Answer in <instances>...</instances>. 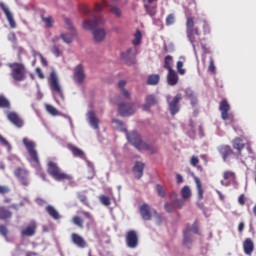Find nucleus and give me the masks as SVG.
I'll list each match as a JSON object with an SVG mask.
<instances>
[{"instance_id": "nucleus-22", "label": "nucleus", "mask_w": 256, "mask_h": 256, "mask_svg": "<svg viewBox=\"0 0 256 256\" xmlns=\"http://www.w3.org/2000/svg\"><path fill=\"white\" fill-rule=\"evenodd\" d=\"M218 152L220 153L223 161H227L231 155H233V149L229 145H221L218 147Z\"/></svg>"}, {"instance_id": "nucleus-21", "label": "nucleus", "mask_w": 256, "mask_h": 256, "mask_svg": "<svg viewBox=\"0 0 256 256\" xmlns=\"http://www.w3.org/2000/svg\"><path fill=\"white\" fill-rule=\"evenodd\" d=\"M140 215L143 221H151V218L153 217L151 214V206L147 203L142 204L140 206Z\"/></svg>"}, {"instance_id": "nucleus-6", "label": "nucleus", "mask_w": 256, "mask_h": 256, "mask_svg": "<svg viewBox=\"0 0 256 256\" xmlns=\"http://www.w3.org/2000/svg\"><path fill=\"white\" fill-rule=\"evenodd\" d=\"M22 143L28 151V160L31 163H35V165H41V162L39 161V153L36 149L37 144H35L33 140H29L28 138H23Z\"/></svg>"}, {"instance_id": "nucleus-18", "label": "nucleus", "mask_w": 256, "mask_h": 256, "mask_svg": "<svg viewBox=\"0 0 256 256\" xmlns=\"http://www.w3.org/2000/svg\"><path fill=\"white\" fill-rule=\"evenodd\" d=\"M67 149L71 151L73 157H78V159H82L83 161H87V156L85 155V152L78 148L77 146L73 144H67Z\"/></svg>"}, {"instance_id": "nucleus-62", "label": "nucleus", "mask_w": 256, "mask_h": 256, "mask_svg": "<svg viewBox=\"0 0 256 256\" xmlns=\"http://www.w3.org/2000/svg\"><path fill=\"white\" fill-rule=\"evenodd\" d=\"M190 165H192V167H197V165H199V158L197 156H192L190 159Z\"/></svg>"}, {"instance_id": "nucleus-30", "label": "nucleus", "mask_w": 256, "mask_h": 256, "mask_svg": "<svg viewBox=\"0 0 256 256\" xmlns=\"http://www.w3.org/2000/svg\"><path fill=\"white\" fill-rule=\"evenodd\" d=\"M232 147H233V149L237 150L238 155H241V151H243V149H245V143H243V139L235 138L232 141Z\"/></svg>"}, {"instance_id": "nucleus-46", "label": "nucleus", "mask_w": 256, "mask_h": 256, "mask_svg": "<svg viewBox=\"0 0 256 256\" xmlns=\"http://www.w3.org/2000/svg\"><path fill=\"white\" fill-rule=\"evenodd\" d=\"M141 39H142L141 30H137L134 35L133 45L135 46L141 45Z\"/></svg>"}, {"instance_id": "nucleus-57", "label": "nucleus", "mask_w": 256, "mask_h": 256, "mask_svg": "<svg viewBox=\"0 0 256 256\" xmlns=\"http://www.w3.org/2000/svg\"><path fill=\"white\" fill-rule=\"evenodd\" d=\"M156 191L160 197H165L166 193H165V189H163V186L159 184L156 185Z\"/></svg>"}, {"instance_id": "nucleus-56", "label": "nucleus", "mask_w": 256, "mask_h": 256, "mask_svg": "<svg viewBox=\"0 0 256 256\" xmlns=\"http://www.w3.org/2000/svg\"><path fill=\"white\" fill-rule=\"evenodd\" d=\"M120 93L124 97V99L131 101V93L127 89L120 90Z\"/></svg>"}, {"instance_id": "nucleus-10", "label": "nucleus", "mask_w": 256, "mask_h": 256, "mask_svg": "<svg viewBox=\"0 0 256 256\" xmlns=\"http://www.w3.org/2000/svg\"><path fill=\"white\" fill-rule=\"evenodd\" d=\"M118 113L121 117H130L135 114V104L121 102L118 104Z\"/></svg>"}, {"instance_id": "nucleus-55", "label": "nucleus", "mask_w": 256, "mask_h": 256, "mask_svg": "<svg viewBox=\"0 0 256 256\" xmlns=\"http://www.w3.org/2000/svg\"><path fill=\"white\" fill-rule=\"evenodd\" d=\"M173 23H175V14H169L166 17V25H173Z\"/></svg>"}, {"instance_id": "nucleus-60", "label": "nucleus", "mask_w": 256, "mask_h": 256, "mask_svg": "<svg viewBox=\"0 0 256 256\" xmlns=\"http://www.w3.org/2000/svg\"><path fill=\"white\" fill-rule=\"evenodd\" d=\"M8 233L9 230L7 229V226L0 225V235H2L3 237H7Z\"/></svg>"}, {"instance_id": "nucleus-34", "label": "nucleus", "mask_w": 256, "mask_h": 256, "mask_svg": "<svg viewBox=\"0 0 256 256\" xmlns=\"http://www.w3.org/2000/svg\"><path fill=\"white\" fill-rule=\"evenodd\" d=\"M159 81H161V76L159 74H151L147 78V85H159Z\"/></svg>"}, {"instance_id": "nucleus-3", "label": "nucleus", "mask_w": 256, "mask_h": 256, "mask_svg": "<svg viewBox=\"0 0 256 256\" xmlns=\"http://www.w3.org/2000/svg\"><path fill=\"white\" fill-rule=\"evenodd\" d=\"M186 35L193 50L196 51L197 43L201 41V31L195 27V19L192 16H188L186 19Z\"/></svg>"}, {"instance_id": "nucleus-58", "label": "nucleus", "mask_w": 256, "mask_h": 256, "mask_svg": "<svg viewBox=\"0 0 256 256\" xmlns=\"http://www.w3.org/2000/svg\"><path fill=\"white\" fill-rule=\"evenodd\" d=\"M208 71L210 73H215V71H216L215 62L213 61V58H210Z\"/></svg>"}, {"instance_id": "nucleus-54", "label": "nucleus", "mask_w": 256, "mask_h": 256, "mask_svg": "<svg viewBox=\"0 0 256 256\" xmlns=\"http://www.w3.org/2000/svg\"><path fill=\"white\" fill-rule=\"evenodd\" d=\"M51 53H53V55H55V57H61V50H59V47H57L56 45L52 46L50 48Z\"/></svg>"}, {"instance_id": "nucleus-28", "label": "nucleus", "mask_w": 256, "mask_h": 256, "mask_svg": "<svg viewBox=\"0 0 256 256\" xmlns=\"http://www.w3.org/2000/svg\"><path fill=\"white\" fill-rule=\"evenodd\" d=\"M45 211L48 213V215H50L52 219H54V221H59V219H61V214H59V211H57L55 207L48 205L46 206Z\"/></svg>"}, {"instance_id": "nucleus-52", "label": "nucleus", "mask_w": 256, "mask_h": 256, "mask_svg": "<svg viewBox=\"0 0 256 256\" xmlns=\"http://www.w3.org/2000/svg\"><path fill=\"white\" fill-rule=\"evenodd\" d=\"M46 110L50 113V115L59 114V112L57 111V108H55L53 105H46Z\"/></svg>"}, {"instance_id": "nucleus-49", "label": "nucleus", "mask_w": 256, "mask_h": 256, "mask_svg": "<svg viewBox=\"0 0 256 256\" xmlns=\"http://www.w3.org/2000/svg\"><path fill=\"white\" fill-rule=\"evenodd\" d=\"M164 207H165L167 213H173L176 210L175 202H167L164 205Z\"/></svg>"}, {"instance_id": "nucleus-16", "label": "nucleus", "mask_w": 256, "mask_h": 256, "mask_svg": "<svg viewBox=\"0 0 256 256\" xmlns=\"http://www.w3.org/2000/svg\"><path fill=\"white\" fill-rule=\"evenodd\" d=\"M7 119L12 123V125H15V127H18V129H21L23 125H25V122L22 120L21 116L17 114V112H9L7 114Z\"/></svg>"}, {"instance_id": "nucleus-7", "label": "nucleus", "mask_w": 256, "mask_h": 256, "mask_svg": "<svg viewBox=\"0 0 256 256\" xmlns=\"http://www.w3.org/2000/svg\"><path fill=\"white\" fill-rule=\"evenodd\" d=\"M49 85L51 91L63 99V89L61 88V84H59V77L57 76V72L52 71L50 73Z\"/></svg>"}, {"instance_id": "nucleus-19", "label": "nucleus", "mask_w": 256, "mask_h": 256, "mask_svg": "<svg viewBox=\"0 0 256 256\" xmlns=\"http://www.w3.org/2000/svg\"><path fill=\"white\" fill-rule=\"evenodd\" d=\"M74 81L78 85H81V83H83L85 81V70H83L82 65H78L74 69Z\"/></svg>"}, {"instance_id": "nucleus-50", "label": "nucleus", "mask_w": 256, "mask_h": 256, "mask_svg": "<svg viewBox=\"0 0 256 256\" xmlns=\"http://www.w3.org/2000/svg\"><path fill=\"white\" fill-rule=\"evenodd\" d=\"M77 197H78L79 201L81 203H83V205H85L86 207H89V202L87 201V195H85L84 193L79 192L77 194Z\"/></svg>"}, {"instance_id": "nucleus-32", "label": "nucleus", "mask_w": 256, "mask_h": 256, "mask_svg": "<svg viewBox=\"0 0 256 256\" xmlns=\"http://www.w3.org/2000/svg\"><path fill=\"white\" fill-rule=\"evenodd\" d=\"M71 33H63L60 35V39L67 43L68 45L73 43V38L77 35V31H70Z\"/></svg>"}, {"instance_id": "nucleus-53", "label": "nucleus", "mask_w": 256, "mask_h": 256, "mask_svg": "<svg viewBox=\"0 0 256 256\" xmlns=\"http://www.w3.org/2000/svg\"><path fill=\"white\" fill-rule=\"evenodd\" d=\"M184 93H185L186 99H192L193 97H195V92H193V90H191V88H186L184 90Z\"/></svg>"}, {"instance_id": "nucleus-2", "label": "nucleus", "mask_w": 256, "mask_h": 256, "mask_svg": "<svg viewBox=\"0 0 256 256\" xmlns=\"http://www.w3.org/2000/svg\"><path fill=\"white\" fill-rule=\"evenodd\" d=\"M127 140L131 143L138 151H149L150 153H157L159 149L151 144L143 142L141 135L137 131H132L126 134Z\"/></svg>"}, {"instance_id": "nucleus-14", "label": "nucleus", "mask_w": 256, "mask_h": 256, "mask_svg": "<svg viewBox=\"0 0 256 256\" xmlns=\"http://www.w3.org/2000/svg\"><path fill=\"white\" fill-rule=\"evenodd\" d=\"M159 105V98L155 94H148L145 97V103L142 106L143 111H151V107Z\"/></svg>"}, {"instance_id": "nucleus-31", "label": "nucleus", "mask_w": 256, "mask_h": 256, "mask_svg": "<svg viewBox=\"0 0 256 256\" xmlns=\"http://www.w3.org/2000/svg\"><path fill=\"white\" fill-rule=\"evenodd\" d=\"M88 120L93 129H99V119H97V115L95 114V112H88Z\"/></svg>"}, {"instance_id": "nucleus-27", "label": "nucleus", "mask_w": 256, "mask_h": 256, "mask_svg": "<svg viewBox=\"0 0 256 256\" xmlns=\"http://www.w3.org/2000/svg\"><path fill=\"white\" fill-rule=\"evenodd\" d=\"M243 249L245 255H251L253 251H255V245L253 244V240L251 238H247L243 243Z\"/></svg>"}, {"instance_id": "nucleus-20", "label": "nucleus", "mask_w": 256, "mask_h": 256, "mask_svg": "<svg viewBox=\"0 0 256 256\" xmlns=\"http://www.w3.org/2000/svg\"><path fill=\"white\" fill-rule=\"evenodd\" d=\"M0 8L2 9V11H4L11 29H15V27H17V23L13 18V14L11 13V11H9V8H7V6H5V4L2 2L0 3Z\"/></svg>"}, {"instance_id": "nucleus-37", "label": "nucleus", "mask_w": 256, "mask_h": 256, "mask_svg": "<svg viewBox=\"0 0 256 256\" xmlns=\"http://www.w3.org/2000/svg\"><path fill=\"white\" fill-rule=\"evenodd\" d=\"M41 20L48 29H51L53 23H55V20L51 16L45 17V15H41Z\"/></svg>"}, {"instance_id": "nucleus-5", "label": "nucleus", "mask_w": 256, "mask_h": 256, "mask_svg": "<svg viewBox=\"0 0 256 256\" xmlns=\"http://www.w3.org/2000/svg\"><path fill=\"white\" fill-rule=\"evenodd\" d=\"M47 173L50 174L55 181H68L70 185H73V176L61 171V168L53 161L48 162Z\"/></svg>"}, {"instance_id": "nucleus-44", "label": "nucleus", "mask_w": 256, "mask_h": 256, "mask_svg": "<svg viewBox=\"0 0 256 256\" xmlns=\"http://www.w3.org/2000/svg\"><path fill=\"white\" fill-rule=\"evenodd\" d=\"M182 199H189L191 197V188L184 186L181 190Z\"/></svg>"}, {"instance_id": "nucleus-8", "label": "nucleus", "mask_w": 256, "mask_h": 256, "mask_svg": "<svg viewBox=\"0 0 256 256\" xmlns=\"http://www.w3.org/2000/svg\"><path fill=\"white\" fill-rule=\"evenodd\" d=\"M14 175L16 179H18L20 185L22 187H29V170L22 168V167H17L14 170Z\"/></svg>"}, {"instance_id": "nucleus-29", "label": "nucleus", "mask_w": 256, "mask_h": 256, "mask_svg": "<svg viewBox=\"0 0 256 256\" xmlns=\"http://www.w3.org/2000/svg\"><path fill=\"white\" fill-rule=\"evenodd\" d=\"M11 217H13V212L5 206H0V220L7 221V219H11Z\"/></svg>"}, {"instance_id": "nucleus-9", "label": "nucleus", "mask_w": 256, "mask_h": 256, "mask_svg": "<svg viewBox=\"0 0 256 256\" xmlns=\"http://www.w3.org/2000/svg\"><path fill=\"white\" fill-rule=\"evenodd\" d=\"M182 99H183L182 93L176 94L175 97H173L171 100H169V97L167 98L169 111L171 115H177V113L181 111V106L179 105V103Z\"/></svg>"}, {"instance_id": "nucleus-41", "label": "nucleus", "mask_w": 256, "mask_h": 256, "mask_svg": "<svg viewBox=\"0 0 256 256\" xmlns=\"http://www.w3.org/2000/svg\"><path fill=\"white\" fill-rule=\"evenodd\" d=\"M72 223L74 225H76V227H79V229H83L84 225H83V219L81 218V216H73L72 218Z\"/></svg>"}, {"instance_id": "nucleus-15", "label": "nucleus", "mask_w": 256, "mask_h": 256, "mask_svg": "<svg viewBox=\"0 0 256 256\" xmlns=\"http://www.w3.org/2000/svg\"><path fill=\"white\" fill-rule=\"evenodd\" d=\"M219 111L221 112V119L227 121L229 119V111H231V105H229L227 99L220 101Z\"/></svg>"}, {"instance_id": "nucleus-59", "label": "nucleus", "mask_w": 256, "mask_h": 256, "mask_svg": "<svg viewBox=\"0 0 256 256\" xmlns=\"http://www.w3.org/2000/svg\"><path fill=\"white\" fill-rule=\"evenodd\" d=\"M174 205H175L176 209H182L183 205H185V202L182 199H176L174 201Z\"/></svg>"}, {"instance_id": "nucleus-33", "label": "nucleus", "mask_w": 256, "mask_h": 256, "mask_svg": "<svg viewBox=\"0 0 256 256\" xmlns=\"http://www.w3.org/2000/svg\"><path fill=\"white\" fill-rule=\"evenodd\" d=\"M82 215L85 217V219L88 220L86 223L87 229H91V227H95V218H93V215L90 214V212L82 211Z\"/></svg>"}, {"instance_id": "nucleus-42", "label": "nucleus", "mask_w": 256, "mask_h": 256, "mask_svg": "<svg viewBox=\"0 0 256 256\" xmlns=\"http://www.w3.org/2000/svg\"><path fill=\"white\" fill-rule=\"evenodd\" d=\"M185 231H187L188 233L191 231L192 233H195L196 235H200L199 222L197 220H195L192 227L191 228L187 227V229Z\"/></svg>"}, {"instance_id": "nucleus-26", "label": "nucleus", "mask_w": 256, "mask_h": 256, "mask_svg": "<svg viewBox=\"0 0 256 256\" xmlns=\"http://www.w3.org/2000/svg\"><path fill=\"white\" fill-rule=\"evenodd\" d=\"M145 170V164L143 162H136L133 167L134 177L136 179H141L143 177V171Z\"/></svg>"}, {"instance_id": "nucleus-36", "label": "nucleus", "mask_w": 256, "mask_h": 256, "mask_svg": "<svg viewBox=\"0 0 256 256\" xmlns=\"http://www.w3.org/2000/svg\"><path fill=\"white\" fill-rule=\"evenodd\" d=\"M164 69H167V71H173V56L167 55L164 58Z\"/></svg>"}, {"instance_id": "nucleus-23", "label": "nucleus", "mask_w": 256, "mask_h": 256, "mask_svg": "<svg viewBox=\"0 0 256 256\" xmlns=\"http://www.w3.org/2000/svg\"><path fill=\"white\" fill-rule=\"evenodd\" d=\"M37 232V224L35 222H31L26 228L21 230L22 237H33Z\"/></svg>"}, {"instance_id": "nucleus-38", "label": "nucleus", "mask_w": 256, "mask_h": 256, "mask_svg": "<svg viewBox=\"0 0 256 256\" xmlns=\"http://www.w3.org/2000/svg\"><path fill=\"white\" fill-rule=\"evenodd\" d=\"M0 109H11V102L5 96H0Z\"/></svg>"}, {"instance_id": "nucleus-48", "label": "nucleus", "mask_w": 256, "mask_h": 256, "mask_svg": "<svg viewBox=\"0 0 256 256\" xmlns=\"http://www.w3.org/2000/svg\"><path fill=\"white\" fill-rule=\"evenodd\" d=\"M202 29L204 35H209V33H211V26L209 25V22H207V20L202 21Z\"/></svg>"}, {"instance_id": "nucleus-13", "label": "nucleus", "mask_w": 256, "mask_h": 256, "mask_svg": "<svg viewBox=\"0 0 256 256\" xmlns=\"http://www.w3.org/2000/svg\"><path fill=\"white\" fill-rule=\"evenodd\" d=\"M159 0H142L143 7L149 17L157 15V3Z\"/></svg>"}, {"instance_id": "nucleus-43", "label": "nucleus", "mask_w": 256, "mask_h": 256, "mask_svg": "<svg viewBox=\"0 0 256 256\" xmlns=\"http://www.w3.org/2000/svg\"><path fill=\"white\" fill-rule=\"evenodd\" d=\"M195 183L198 191L199 199H203V186L201 185V180L199 178H195Z\"/></svg>"}, {"instance_id": "nucleus-45", "label": "nucleus", "mask_w": 256, "mask_h": 256, "mask_svg": "<svg viewBox=\"0 0 256 256\" xmlns=\"http://www.w3.org/2000/svg\"><path fill=\"white\" fill-rule=\"evenodd\" d=\"M191 243H193V240L191 239V236L189 235L188 231H184V240H183V245L185 247H189V245H191Z\"/></svg>"}, {"instance_id": "nucleus-47", "label": "nucleus", "mask_w": 256, "mask_h": 256, "mask_svg": "<svg viewBox=\"0 0 256 256\" xmlns=\"http://www.w3.org/2000/svg\"><path fill=\"white\" fill-rule=\"evenodd\" d=\"M99 201L102 205H105V207H109V205H111V199L108 196L100 195Z\"/></svg>"}, {"instance_id": "nucleus-63", "label": "nucleus", "mask_w": 256, "mask_h": 256, "mask_svg": "<svg viewBox=\"0 0 256 256\" xmlns=\"http://www.w3.org/2000/svg\"><path fill=\"white\" fill-rule=\"evenodd\" d=\"M0 143H1V145H4V147H11V144H9V141H7V139H5L1 135H0Z\"/></svg>"}, {"instance_id": "nucleus-64", "label": "nucleus", "mask_w": 256, "mask_h": 256, "mask_svg": "<svg viewBox=\"0 0 256 256\" xmlns=\"http://www.w3.org/2000/svg\"><path fill=\"white\" fill-rule=\"evenodd\" d=\"M126 85H127V81H125V80H120L118 82V87H119L120 91H123V89H125Z\"/></svg>"}, {"instance_id": "nucleus-25", "label": "nucleus", "mask_w": 256, "mask_h": 256, "mask_svg": "<svg viewBox=\"0 0 256 256\" xmlns=\"http://www.w3.org/2000/svg\"><path fill=\"white\" fill-rule=\"evenodd\" d=\"M167 83L168 85H170V87H175V85L179 83V75H177V72H175V70L168 71Z\"/></svg>"}, {"instance_id": "nucleus-4", "label": "nucleus", "mask_w": 256, "mask_h": 256, "mask_svg": "<svg viewBox=\"0 0 256 256\" xmlns=\"http://www.w3.org/2000/svg\"><path fill=\"white\" fill-rule=\"evenodd\" d=\"M7 67L10 69V77L16 83H21L27 79V67L21 62L8 63Z\"/></svg>"}, {"instance_id": "nucleus-11", "label": "nucleus", "mask_w": 256, "mask_h": 256, "mask_svg": "<svg viewBox=\"0 0 256 256\" xmlns=\"http://www.w3.org/2000/svg\"><path fill=\"white\" fill-rule=\"evenodd\" d=\"M126 245L129 249H137L139 246V236L135 230H130L126 233Z\"/></svg>"}, {"instance_id": "nucleus-35", "label": "nucleus", "mask_w": 256, "mask_h": 256, "mask_svg": "<svg viewBox=\"0 0 256 256\" xmlns=\"http://www.w3.org/2000/svg\"><path fill=\"white\" fill-rule=\"evenodd\" d=\"M105 7H109V2H107V0H102L101 3L96 2L94 6V12L101 13L103 12V9H105Z\"/></svg>"}, {"instance_id": "nucleus-39", "label": "nucleus", "mask_w": 256, "mask_h": 256, "mask_svg": "<svg viewBox=\"0 0 256 256\" xmlns=\"http://www.w3.org/2000/svg\"><path fill=\"white\" fill-rule=\"evenodd\" d=\"M79 12L82 13V15H93V11L89 8V6L85 4H80L78 6Z\"/></svg>"}, {"instance_id": "nucleus-17", "label": "nucleus", "mask_w": 256, "mask_h": 256, "mask_svg": "<svg viewBox=\"0 0 256 256\" xmlns=\"http://www.w3.org/2000/svg\"><path fill=\"white\" fill-rule=\"evenodd\" d=\"M71 242L79 249H85V247H87V241H85V238L77 233L71 234Z\"/></svg>"}, {"instance_id": "nucleus-24", "label": "nucleus", "mask_w": 256, "mask_h": 256, "mask_svg": "<svg viewBox=\"0 0 256 256\" xmlns=\"http://www.w3.org/2000/svg\"><path fill=\"white\" fill-rule=\"evenodd\" d=\"M235 181V174L233 171H225L223 173V180L221 181V185L224 187H229L231 183Z\"/></svg>"}, {"instance_id": "nucleus-61", "label": "nucleus", "mask_w": 256, "mask_h": 256, "mask_svg": "<svg viewBox=\"0 0 256 256\" xmlns=\"http://www.w3.org/2000/svg\"><path fill=\"white\" fill-rule=\"evenodd\" d=\"M65 25H67L69 31H75V27H73V22L69 18H65Z\"/></svg>"}, {"instance_id": "nucleus-12", "label": "nucleus", "mask_w": 256, "mask_h": 256, "mask_svg": "<svg viewBox=\"0 0 256 256\" xmlns=\"http://www.w3.org/2000/svg\"><path fill=\"white\" fill-rule=\"evenodd\" d=\"M122 59L126 65H135L137 63V48H129L125 53L121 54Z\"/></svg>"}, {"instance_id": "nucleus-40", "label": "nucleus", "mask_w": 256, "mask_h": 256, "mask_svg": "<svg viewBox=\"0 0 256 256\" xmlns=\"http://www.w3.org/2000/svg\"><path fill=\"white\" fill-rule=\"evenodd\" d=\"M110 13L115 15V17L119 18L123 13L121 12V9L115 5H108Z\"/></svg>"}, {"instance_id": "nucleus-1", "label": "nucleus", "mask_w": 256, "mask_h": 256, "mask_svg": "<svg viewBox=\"0 0 256 256\" xmlns=\"http://www.w3.org/2000/svg\"><path fill=\"white\" fill-rule=\"evenodd\" d=\"M100 25H105V18H103V16H97L93 19H86L83 21L84 29L93 31V37L96 43H101V41L105 39V35H107L104 28L97 29Z\"/></svg>"}, {"instance_id": "nucleus-51", "label": "nucleus", "mask_w": 256, "mask_h": 256, "mask_svg": "<svg viewBox=\"0 0 256 256\" xmlns=\"http://www.w3.org/2000/svg\"><path fill=\"white\" fill-rule=\"evenodd\" d=\"M176 69L179 75H185L186 70L183 68V61H178L176 64Z\"/></svg>"}]
</instances>
